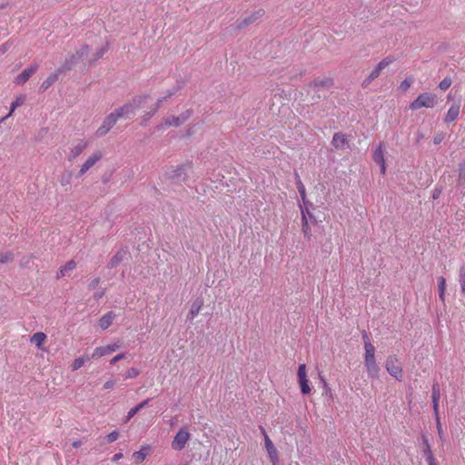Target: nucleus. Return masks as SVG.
<instances>
[{
	"instance_id": "nucleus-1",
	"label": "nucleus",
	"mask_w": 465,
	"mask_h": 465,
	"mask_svg": "<svg viewBox=\"0 0 465 465\" xmlns=\"http://www.w3.org/2000/svg\"><path fill=\"white\" fill-rule=\"evenodd\" d=\"M364 337V363L368 375L372 378H377L379 375L380 368L375 359V347L371 344L366 335Z\"/></svg>"
},
{
	"instance_id": "nucleus-2",
	"label": "nucleus",
	"mask_w": 465,
	"mask_h": 465,
	"mask_svg": "<svg viewBox=\"0 0 465 465\" xmlns=\"http://www.w3.org/2000/svg\"><path fill=\"white\" fill-rule=\"evenodd\" d=\"M149 98L148 95H140L134 97L133 100L124 105L119 107L114 112L120 118H129L133 116L136 110L142 107V104Z\"/></svg>"
},
{
	"instance_id": "nucleus-3",
	"label": "nucleus",
	"mask_w": 465,
	"mask_h": 465,
	"mask_svg": "<svg viewBox=\"0 0 465 465\" xmlns=\"http://www.w3.org/2000/svg\"><path fill=\"white\" fill-rule=\"evenodd\" d=\"M437 104V97L435 94L430 93L420 94L414 101L410 104L411 110H419L420 108H432Z\"/></svg>"
},
{
	"instance_id": "nucleus-4",
	"label": "nucleus",
	"mask_w": 465,
	"mask_h": 465,
	"mask_svg": "<svg viewBox=\"0 0 465 465\" xmlns=\"http://www.w3.org/2000/svg\"><path fill=\"white\" fill-rule=\"evenodd\" d=\"M189 168L190 165L188 164H182L176 167L172 166L166 171V175L175 183L183 182L187 178V169Z\"/></svg>"
},
{
	"instance_id": "nucleus-5",
	"label": "nucleus",
	"mask_w": 465,
	"mask_h": 465,
	"mask_svg": "<svg viewBox=\"0 0 465 465\" xmlns=\"http://www.w3.org/2000/svg\"><path fill=\"white\" fill-rule=\"evenodd\" d=\"M191 438L190 433L187 431L186 429L183 428L178 430V432L173 437V440H172L171 446L172 449L174 450H182L185 448L187 442L189 441Z\"/></svg>"
},
{
	"instance_id": "nucleus-6",
	"label": "nucleus",
	"mask_w": 465,
	"mask_h": 465,
	"mask_svg": "<svg viewBox=\"0 0 465 465\" xmlns=\"http://www.w3.org/2000/svg\"><path fill=\"white\" fill-rule=\"evenodd\" d=\"M387 371L396 380L401 381L402 378V368L401 362L396 356L391 355L386 361Z\"/></svg>"
},
{
	"instance_id": "nucleus-7",
	"label": "nucleus",
	"mask_w": 465,
	"mask_h": 465,
	"mask_svg": "<svg viewBox=\"0 0 465 465\" xmlns=\"http://www.w3.org/2000/svg\"><path fill=\"white\" fill-rule=\"evenodd\" d=\"M118 120L119 117L117 116V114H115V112L111 113L105 117L101 126L96 130L95 135L97 137L104 136Z\"/></svg>"
},
{
	"instance_id": "nucleus-8",
	"label": "nucleus",
	"mask_w": 465,
	"mask_h": 465,
	"mask_svg": "<svg viewBox=\"0 0 465 465\" xmlns=\"http://www.w3.org/2000/svg\"><path fill=\"white\" fill-rule=\"evenodd\" d=\"M394 61V58L391 56H387L384 59H382L376 66L375 68L371 72L369 76L364 80L363 84L366 86L369 84L372 80L377 78L381 71L387 67L389 64H391Z\"/></svg>"
},
{
	"instance_id": "nucleus-9",
	"label": "nucleus",
	"mask_w": 465,
	"mask_h": 465,
	"mask_svg": "<svg viewBox=\"0 0 465 465\" xmlns=\"http://www.w3.org/2000/svg\"><path fill=\"white\" fill-rule=\"evenodd\" d=\"M297 376L302 393L309 394L311 392V387L307 379L306 365L304 363L299 365Z\"/></svg>"
},
{
	"instance_id": "nucleus-10",
	"label": "nucleus",
	"mask_w": 465,
	"mask_h": 465,
	"mask_svg": "<svg viewBox=\"0 0 465 465\" xmlns=\"http://www.w3.org/2000/svg\"><path fill=\"white\" fill-rule=\"evenodd\" d=\"M261 430L262 434L264 435V444L265 449L268 452V455L270 457L271 461L273 465H276L279 462V457H278V450L269 436L267 435L265 430L263 428H261Z\"/></svg>"
},
{
	"instance_id": "nucleus-11",
	"label": "nucleus",
	"mask_w": 465,
	"mask_h": 465,
	"mask_svg": "<svg viewBox=\"0 0 465 465\" xmlns=\"http://www.w3.org/2000/svg\"><path fill=\"white\" fill-rule=\"evenodd\" d=\"M121 347V342L115 341L105 346L96 347L92 354V358H100L105 355H109Z\"/></svg>"
},
{
	"instance_id": "nucleus-12",
	"label": "nucleus",
	"mask_w": 465,
	"mask_h": 465,
	"mask_svg": "<svg viewBox=\"0 0 465 465\" xmlns=\"http://www.w3.org/2000/svg\"><path fill=\"white\" fill-rule=\"evenodd\" d=\"M264 14L265 11L262 8H260L252 12L247 17L238 21V28L242 29L248 26L249 25L255 23L256 21L261 19L264 15Z\"/></svg>"
},
{
	"instance_id": "nucleus-13",
	"label": "nucleus",
	"mask_w": 465,
	"mask_h": 465,
	"mask_svg": "<svg viewBox=\"0 0 465 465\" xmlns=\"http://www.w3.org/2000/svg\"><path fill=\"white\" fill-rule=\"evenodd\" d=\"M102 157L103 153L101 152H94L92 155H90L82 164L78 173V176L84 175L90 168H92L97 162H99Z\"/></svg>"
},
{
	"instance_id": "nucleus-14",
	"label": "nucleus",
	"mask_w": 465,
	"mask_h": 465,
	"mask_svg": "<svg viewBox=\"0 0 465 465\" xmlns=\"http://www.w3.org/2000/svg\"><path fill=\"white\" fill-rule=\"evenodd\" d=\"M88 146V142L85 140H79L74 143L70 148V152L68 153V160L74 161L77 158Z\"/></svg>"
},
{
	"instance_id": "nucleus-15",
	"label": "nucleus",
	"mask_w": 465,
	"mask_h": 465,
	"mask_svg": "<svg viewBox=\"0 0 465 465\" xmlns=\"http://www.w3.org/2000/svg\"><path fill=\"white\" fill-rule=\"evenodd\" d=\"M373 160L376 163L380 165L381 173L385 174L386 173V163L384 158V144L380 143L377 148L373 153Z\"/></svg>"
},
{
	"instance_id": "nucleus-16",
	"label": "nucleus",
	"mask_w": 465,
	"mask_h": 465,
	"mask_svg": "<svg viewBox=\"0 0 465 465\" xmlns=\"http://www.w3.org/2000/svg\"><path fill=\"white\" fill-rule=\"evenodd\" d=\"M37 68V64H32L25 68L15 77V83L19 85L24 84L36 72Z\"/></svg>"
},
{
	"instance_id": "nucleus-17",
	"label": "nucleus",
	"mask_w": 465,
	"mask_h": 465,
	"mask_svg": "<svg viewBox=\"0 0 465 465\" xmlns=\"http://www.w3.org/2000/svg\"><path fill=\"white\" fill-rule=\"evenodd\" d=\"M46 339H47V337H46L45 333H44L42 331H38V332L34 333L30 337L29 341L31 343L35 344L38 350L45 351L43 345L45 342Z\"/></svg>"
},
{
	"instance_id": "nucleus-18",
	"label": "nucleus",
	"mask_w": 465,
	"mask_h": 465,
	"mask_svg": "<svg viewBox=\"0 0 465 465\" xmlns=\"http://www.w3.org/2000/svg\"><path fill=\"white\" fill-rule=\"evenodd\" d=\"M150 401L151 399H146L130 409L125 416L124 422H128L132 418H134L142 409L149 404Z\"/></svg>"
},
{
	"instance_id": "nucleus-19",
	"label": "nucleus",
	"mask_w": 465,
	"mask_h": 465,
	"mask_svg": "<svg viewBox=\"0 0 465 465\" xmlns=\"http://www.w3.org/2000/svg\"><path fill=\"white\" fill-rule=\"evenodd\" d=\"M76 263L74 261H69L64 266H62L57 272L56 278L60 279L70 275V273L75 269Z\"/></svg>"
},
{
	"instance_id": "nucleus-20",
	"label": "nucleus",
	"mask_w": 465,
	"mask_h": 465,
	"mask_svg": "<svg viewBox=\"0 0 465 465\" xmlns=\"http://www.w3.org/2000/svg\"><path fill=\"white\" fill-rule=\"evenodd\" d=\"M460 104H453L448 110L446 116H445V122L446 123H451L454 122L459 114H460Z\"/></svg>"
},
{
	"instance_id": "nucleus-21",
	"label": "nucleus",
	"mask_w": 465,
	"mask_h": 465,
	"mask_svg": "<svg viewBox=\"0 0 465 465\" xmlns=\"http://www.w3.org/2000/svg\"><path fill=\"white\" fill-rule=\"evenodd\" d=\"M176 92H177V88H176V87H173V88H172V89L168 90V91H167V93H166V94H165L163 98L158 99V101H157V103H156V106H155V108H154L152 112L147 113V114H145V118H144L143 122H145V121L149 120V119L152 117V115L155 113V111L160 107V105H161V104L163 102V100H165L167 97H171V96H172V95H173Z\"/></svg>"
},
{
	"instance_id": "nucleus-22",
	"label": "nucleus",
	"mask_w": 465,
	"mask_h": 465,
	"mask_svg": "<svg viewBox=\"0 0 465 465\" xmlns=\"http://www.w3.org/2000/svg\"><path fill=\"white\" fill-rule=\"evenodd\" d=\"M331 143L336 149H343L347 145L346 136L337 133L333 135Z\"/></svg>"
},
{
	"instance_id": "nucleus-23",
	"label": "nucleus",
	"mask_w": 465,
	"mask_h": 465,
	"mask_svg": "<svg viewBox=\"0 0 465 465\" xmlns=\"http://www.w3.org/2000/svg\"><path fill=\"white\" fill-rule=\"evenodd\" d=\"M115 314L113 312H109L101 317L99 325L103 330H106L113 322Z\"/></svg>"
},
{
	"instance_id": "nucleus-24",
	"label": "nucleus",
	"mask_w": 465,
	"mask_h": 465,
	"mask_svg": "<svg viewBox=\"0 0 465 465\" xmlns=\"http://www.w3.org/2000/svg\"><path fill=\"white\" fill-rule=\"evenodd\" d=\"M203 307V301L202 300H196L193 302L190 312L188 313V318L193 320L194 319L200 312L201 309Z\"/></svg>"
},
{
	"instance_id": "nucleus-25",
	"label": "nucleus",
	"mask_w": 465,
	"mask_h": 465,
	"mask_svg": "<svg viewBox=\"0 0 465 465\" xmlns=\"http://www.w3.org/2000/svg\"><path fill=\"white\" fill-rule=\"evenodd\" d=\"M59 72L51 74L45 80L43 81L40 89L45 91L48 89L58 79Z\"/></svg>"
},
{
	"instance_id": "nucleus-26",
	"label": "nucleus",
	"mask_w": 465,
	"mask_h": 465,
	"mask_svg": "<svg viewBox=\"0 0 465 465\" xmlns=\"http://www.w3.org/2000/svg\"><path fill=\"white\" fill-rule=\"evenodd\" d=\"M125 251L124 250H120L119 252H117L113 257L112 259L110 260V262H109V266L110 267H115L117 266L121 262H123V260L124 259L125 257Z\"/></svg>"
},
{
	"instance_id": "nucleus-27",
	"label": "nucleus",
	"mask_w": 465,
	"mask_h": 465,
	"mask_svg": "<svg viewBox=\"0 0 465 465\" xmlns=\"http://www.w3.org/2000/svg\"><path fill=\"white\" fill-rule=\"evenodd\" d=\"M302 229L304 233V236L307 239H310L312 236V233H311V230L309 227V222H308V219L306 218L304 210H302Z\"/></svg>"
},
{
	"instance_id": "nucleus-28",
	"label": "nucleus",
	"mask_w": 465,
	"mask_h": 465,
	"mask_svg": "<svg viewBox=\"0 0 465 465\" xmlns=\"http://www.w3.org/2000/svg\"><path fill=\"white\" fill-rule=\"evenodd\" d=\"M188 118V115L184 116L183 115L182 117H169L165 120V124L166 125H173V126H179L180 124H182L184 121H186V119Z\"/></svg>"
},
{
	"instance_id": "nucleus-29",
	"label": "nucleus",
	"mask_w": 465,
	"mask_h": 465,
	"mask_svg": "<svg viewBox=\"0 0 465 465\" xmlns=\"http://www.w3.org/2000/svg\"><path fill=\"white\" fill-rule=\"evenodd\" d=\"M438 287H439V296L440 299L444 302L445 300V288H446V280L444 277L440 276L438 278Z\"/></svg>"
},
{
	"instance_id": "nucleus-30",
	"label": "nucleus",
	"mask_w": 465,
	"mask_h": 465,
	"mask_svg": "<svg viewBox=\"0 0 465 465\" xmlns=\"http://www.w3.org/2000/svg\"><path fill=\"white\" fill-rule=\"evenodd\" d=\"M296 176H297V183H297L298 192L300 193V196H301V199L302 201V203L306 204V202H308V201L306 199L305 187H304L303 183H302L301 179L299 178V176L298 175H296Z\"/></svg>"
},
{
	"instance_id": "nucleus-31",
	"label": "nucleus",
	"mask_w": 465,
	"mask_h": 465,
	"mask_svg": "<svg viewBox=\"0 0 465 465\" xmlns=\"http://www.w3.org/2000/svg\"><path fill=\"white\" fill-rule=\"evenodd\" d=\"M24 103H25V97L19 96V97L15 98V100L13 101L11 104L10 112L8 113L7 116H11L12 114L15 112V110L17 107L21 106Z\"/></svg>"
},
{
	"instance_id": "nucleus-32",
	"label": "nucleus",
	"mask_w": 465,
	"mask_h": 465,
	"mask_svg": "<svg viewBox=\"0 0 465 465\" xmlns=\"http://www.w3.org/2000/svg\"><path fill=\"white\" fill-rule=\"evenodd\" d=\"M140 371L137 368H129L124 375V380L134 379L139 376Z\"/></svg>"
},
{
	"instance_id": "nucleus-33",
	"label": "nucleus",
	"mask_w": 465,
	"mask_h": 465,
	"mask_svg": "<svg viewBox=\"0 0 465 465\" xmlns=\"http://www.w3.org/2000/svg\"><path fill=\"white\" fill-rule=\"evenodd\" d=\"M148 447L144 446L140 450L135 451L133 456L134 459L143 461L147 456Z\"/></svg>"
},
{
	"instance_id": "nucleus-34",
	"label": "nucleus",
	"mask_w": 465,
	"mask_h": 465,
	"mask_svg": "<svg viewBox=\"0 0 465 465\" xmlns=\"http://www.w3.org/2000/svg\"><path fill=\"white\" fill-rule=\"evenodd\" d=\"M440 397V386L438 383H435L432 386V391H431L432 402H439Z\"/></svg>"
},
{
	"instance_id": "nucleus-35",
	"label": "nucleus",
	"mask_w": 465,
	"mask_h": 465,
	"mask_svg": "<svg viewBox=\"0 0 465 465\" xmlns=\"http://www.w3.org/2000/svg\"><path fill=\"white\" fill-rule=\"evenodd\" d=\"M85 361L86 359L84 357L76 358L72 363V369L74 371L79 370L80 368L83 367Z\"/></svg>"
},
{
	"instance_id": "nucleus-36",
	"label": "nucleus",
	"mask_w": 465,
	"mask_h": 465,
	"mask_svg": "<svg viewBox=\"0 0 465 465\" xmlns=\"http://www.w3.org/2000/svg\"><path fill=\"white\" fill-rule=\"evenodd\" d=\"M332 84V80L330 78H325L322 80L316 79L314 80V85L315 86H323V87H329Z\"/></svg>"
},
{
	"instance_id": "nucleus-37",
	"label": "nucleus",
	"mask_w": 465,
	"mask_h": 465,
	"mask_svg": "<svg viewBox=\"0 0 465 465\" xmlns=\"http://www.w3.org/2000/svg\"><path fill=\"white\" fill-rule=\"evenodd\" d=\"M312 207V203L306 202V204H300L301 211L304 210L306 218L314 219L313 215L311 213L310 209Z\"/></svg>"
},
{
	"instance_id": "nucleus-38",
	"label": "nucleus",
	"mask_w": 465,
	"mask_h": 465,
	"mask_svg": "<svg viewBox=\"0 0 465 465\" xmlns=\"http://www.w3.org/2000/svg\"><path fill=\"white\" fill-rule=\"evenodd\" d=\"M14 259V254L12 252H4L0 254V263H7L12 262Z\"/></svg>"
},
{
	"instance_id": "nucleus-39",
	"label": "nucleus",
	"mask_w": 465,
	"mask_h": 465,
	"mask_svg": "<svg viewBox=\"0 0 465 465\" xmlns=\"http://www.w3.org/2000/svg\"><path fill=\"white\" fill-rule=\"evenodd\" d=\"M451 83H452V81L450 77H445L439 84V88L442 91H446L447 89L450 88V86L451 85Z\"/></svg>"
},
{
	"instance_id": "nucleus-40",
	"label": "nucleus",
	"mask_w": 465,
	"mask_h": 465,
	"mask_svg": "<svg viewBox=\"0 0 465 465\" xmlns=\"http://www.w3.org/2000/svg\"><path fill=\"white\" fill-rule=\"evenodd\" d=\"M412 84V79H408L406 78L405 80H403L401 84H400V89L402 91V92H406L411 85Z\"/></svg>"
},
{
	"instance_id": "nucleus-41",
	"label": "nucleus",
	"mask_w": 465,
	"mask_h": 465,
	"mask_svg": "<svg viewBox=\"0 0 465 465\" xmlns=\"http://www.w3.org/2000/svg\"><path fill=\"white\" fill-rule=\"evenodd\" d=\"M460 282L461 285V292L465 294V268H461L460 271Z\"/></svg>"
},
{
	"instance_id": "nucleus-42",
	"label": "nucleus",
	"mask_w": 465,
	"mask_h": 465,
	"mask_svg": "<svg viewBox=\"0 0 465 465\" xmlns=\"http://www.w3.org/2000/svg\"><path fill=\"white\" fill-rule=\"evenodd\" d=\"M118 437L119 432L117 430H113L105 437V439L107 442H114L118 439Z\"/></svg>"
},
{
	"instance_id": "nucleus-43",
	"label": "nucleus",
	"mask_w": 465,
	"mask_h": 465,
	"mask_svg": "<svg viewBox=\"0 0 465 465\" xmlns=\"http://www.w3.org/2000/svg\"><path fill=\"white\" fill-rule=\"evenodd\" d=\"M125 357H126V353H124V352H123V353H119V354L115 355L114 358H112V359L110 360V364H111V365H114V364H115L117 361H121V360L124 359Z\"/></svg>"
},
{
	"instance_id": "nucleus-44",
	"label": "nucleus",
	"mask_w": 465,
	"mask_h": 465,
	"mask_svg": "<svg viewBox=\"0 0 465 465\" xmlns=\"http://www.w3.org/2000/svg\"><path fill=\"white\" fill-rule=\"evenodd\" d=\"M114 385H115V381L113 379H110L104 382V389L111 390L114 387Z\"/></svg>"
},
{
	"instance_id": "nucleus-45",
	"label": "nucleus",
	"mask_w": 465,
	"mask_h": 465,
	"mask_svg": "<svg viewBox=\"0 0 465 465\" xmlns=\"http://www.w3.org/2000/svg\"><path fill=\"white\" fill-rule=\"evenodd\" d=\"M436 421H437L438 434H439L440 438L442 439L443 438V430H442V427H441V424L440 421V418H437Z\"/></svg>"
},
{
	"instance_id": "nucleus-46",
	"label": "nucleus",
	"mask_w": 465,
	"mask_h": 465,
	"mask_svg": "<svg viewBox=\"0 0 465 465\" xmlns=\"http://www.w3.org/2000/svg\"><path fill=\"white\" fill-rule=\"evenodd\" d=\"M462 181H465V165L460 166V169L459 183H461Z\"/></svg>"
},
{
	"instance_id": "nucleus-47",
	"label": "nucleus",
	"mask_w": 465,
	"mask_h": 465,
	"mask_svg": "<svg viewBox=\"0 0 465 465\" xmlns=\"http://www.w3.org/2000/svg\"><path fill=\"white\" fill-rule=\"evenodd\" d=\"M88 47L84 45L79 52H77L78 58L84 56L87 54Z\"/></svg>"
},
{
	"instance_id": "nucleus-48",
	"label": "nucleus",
	"mask_w": 465,
	"mask_h": 465,
	"mask_svg": "<svg viewBox=\"0 0 465 465\" xmlns=\"http://www.w3.org/2000/svg\"><path fill=\"white\" fill-rule=\"evenodd\" d=\"M426 461L428 462V465H437L436 460L433 455H429L425 457Z\"/></svg>"
},
{
	"instance_id": "nucleus-49",
	"label": "nucleus",
	"mask_w": 465,
	"mask_h": 465,
	"mask_svg": "<svg viewBox=\"0 0 465 465\" xmlns=\"http://www.w3.org/2000/svg\"><path fill=\"white\" fill-rule=\"evenodd\" d=\"M70 178H71V174H68L66 176H63L61 178V181H60L61 184L63 186L67 185L69 183V182H70Z\"/></svg>"
},
{
	"instance_id": "nucleus-50",
	"label": "nucleus",
	"mask_w": 465,
	"mask_h": 465,
	"mask_svg": "<svg viewBox=\"0 0 465 465\" xmlns=\"http://www.w3.org/2000/svg\"><path fill=\"white\" fill-rule=\"evenodd\" d=\"M423 454L425 457L433 455L430 444H427V448H424Z\"/></svg>"
},
{
	"instance_id": "nucleus-51",
	"label": "nucleus",
	"mask_w": 465,
	"mask_h": 465,
	"mask_svg": "<svg viewBox=\"0 0 465 465\" xmlns=\"http://www.w3.org/2000/svg\"><path fill=\"white\" fill-rule=\"evenodd\" d=\"M433 404V411L436 416V419L439 418V402H432Z\"/></svg>"
},
{
	"instance_id": "nucleus-52",
	"label": "nucleus",
	"mask_w": 465,
	"mask_h": 465,
	"mask_svg": "<svg viewBox=\"0 0 465 465\" xmlns=\"http://www.w3.org/2000/svg\"><path fill=\"white\" fill-rule=\"evenodd\" d=\"M123 458V453L122 452H118V453H115L113 457V461H117L119 460H121Z\"/></svg>"
},
{
	"instance_id": "nucleus-53",
	"label": "nucleus",
	"mask_w": 465,
	"mask_h": 465,
	"mask_svg": "<svg viewBox=\"0 0 465 465\" xmlns=\"http://www.w3.org/2000/svg\"><path fill=\"white\" fill-rule=\"evenodd\" d=\"M75 59L74 55H72L71 57V62H69L68 60L65 61V64H64V68H69L71 64L74 63V60Z\"/></svg>"
},
{
	"instance_id": "nucleus-54",
	"label": "nucleus",
	"mask_w": 465,
	"mask_h": 465,
	"mask_svg": "<svg viewBox=\"0 0 465 465\" xmlns=\"http://www.w3.org/2000/svg\"><path fill=\"white\" fill-rule=\"evenodd\" d=\"M441 140H442L441 135H437L434 137V143L438 144L441 142Z\"/></svg>"
},
{
	"instance_id": "nucleus-55",
	"label": "nucleus",
	"mask_w": 465,
	"mask_h": 465,
	"mask_svg": "<svg viewBox=\"0 0 465 465\" xmlns=\"http://www.w3.org/2000/svg\"><path fill=\"white\" fill-rule=\"evenodd\" d=\"M98 282H99V279H98V278H95V279H94V280L91 282L90 286L94 288V286H96V285L98 284Z\"/></svg>"
},
{
	"instance_id": "nucleus-56",
	"label": "nucleus",
	"mask_w": 465,
	"mask_h": 465,
	"mask_svg": "<svg viewBox=\"0 0 465 465\" xmlns=\"http://www.w3.org/2000/svg\"><path fill=\"white\" fill-rule=\"evenodd\" d=\"M104 292H96L94 293V298L96 300L100 299L102 296H103Z\"/></svg>"
},
{
	"instance_id": "nucleus-57",
	"label": "nucleus",
	"mask_w": 465,
	"mask_h": 465,
	"mask_svg": "<svg viewBox=\"0 0 465 465\" xmlns=\"http://www.w3.org/2000/svg\"><path fill=\"white\" fill-rule=\"evenodd\" d=\"M440 193V191L435 190V191H434V193H433L432 197H433L434 199H437V198L439 197Z\"/></svg>"
},
{
	"instance_id": "nucleus-58",
	"label": "nucleus",
	"mask_w": 465,
	"mask_h": 465,
	"mask_svg": "<svg viewBox=\"0 0 465 465\" xmlns=\"http://www.w3.org/2000/svg\"><path fill=\"white\" fill-rule=\"evenodd\" d=\"M105 50L104 49H102L98 54H97V56H96V59L100 58L103 56V54H104Z\"/></svg>"
},
{
	"instance_id": "nucleus-59",
	"label": "nucleus",
	"mask_w": 465,
	"mask_h": 465,
	"mask_svg": "<svg viewBox=\"0 0 465 465\" xmlns=\"http://www.w3.org/2000/svg\"><path fill=\"white\" fill-rule=\"evenodd\" d=\"M423 444H424V447L427 448V444H429V440L426 437H423Z\"/></svg>"
},
{
	"instance_id": "nucleus-60",
	"label": "nucleus",
	"mask_w": 465,
	"mask_h": 465,
	"mask_svg": "<svg viewBox=\"0 0 465 465\" xmlns=\"http://www.w3.org/2000/svg\"><path fill=\"white\" fill-rule=\"evenodd\" d=\"M80 445H81V442H80V441H74V442H73V446H74V448H78Z\"/></svg>"
},
{
	"instance_id": "nucleus-61",
	"label": "nucleus",
	"mask_w": 465,
	"mask_h": 465,
	"mask_svg": "<svg viewBox=\"0 0 465 465\" xmlns=\"http://www.w3.org/2000/svg\"><path fill=\"white\" fill-rule=\"evenodd\" d=\"M325 387H326V392H331V389L328 388L326 384H325ZM330 396H331V393H330Z\"/></svg>"
},
{
	"instance_id": "nucleus-62",
	"label": "nucleus",
	"mask_w": 465,
	"mask_h": 465,
	"mask_svg": "<svg viewBox=\"0 0 465 465\" xmlns=\"http://www.w3.org/2000/svg\"><path fill=\"white\" fill-rule=\"evenodd\" d=\"M8 117H9V116H7V115H5V117H3V118L1 119V123H2V122H5Z\"/></svg>"
},
{
	"instance_id": "nucleus-63",
	"label": "nucleus",
	"mask_w": 465,
	"mask_h": 465,
	"mask_svg": "<svg viewBox=\"0 0 465 465\" xmlns=\"http://www.w3.org/2000/svg\"><path fill=\"white\" fill-rule=\"evenodd\" d=\"M2 52H5V47L2 46V48L0 49Z\"/></svg>"
},
{
	"instance_id": "nucleus-64",
	"label": "nucleus",
	"mask_w": 465,
	"mask_h": 465,
	"mask_svg": "<svg viewBox=\"0 0 465 465\" xmlns=\"http://www.w3.org/2000/svg\"><path fill=\"white\" fill-rule=\"evenodd\" d=\"M3 6H4V5H0V8H2Z\"/></svg>"
}]
</instances>
